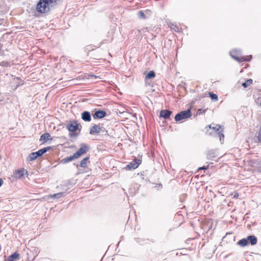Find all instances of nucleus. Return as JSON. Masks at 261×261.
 Wrapping results in <instances>:
<instances>
[{
    "instance_id": "obj_15",
    "label": "nucleus",
    "mask_w": 261,
    "mask_h": 261,
    "mask_svg": "<svg viewBox=\"0 0 261 261\" xmlns=\"http://www.w3.org/2000/svg\"><path fill=\"white\" fill-rule=\"evenodd\" d=\"M77 159V158L76 157V156L74 154H73L71 156H67V157H66L64 159H63L61 161V163H62V164H67L71 161H72V160H74V159Z\"/></svg>"
},
{
    "instance_id": "obj_1",
    "label": "nucleus",
    "mask_w": 261,
    "mask_h": 261,
    "mask_svg": "<svg viewBox=\"0 0 261 261\" xmlns=\"http://www.w3.org/2000/svg\"><path fill=\"white\" fill-rule=\"evenodd\" d=\"M57 4V0H40L36 9L40 13H45L50 11V8Z\"/></svg>"
},
{
    "instance_id": "obj_32",
    "label": "nucleus",
    "mask_w": 261,
    "mask_h": 261,
    "mask_svg": "<svg viewBox=\"0 0 261 261\" xmlns=\"http://www.w3.org/2000/svg\"><path fill=\"white\" fill-rule=\"evenodd\" d=\"M3 182H4L3 180L0 178V187L3 184Z\"/></svg>"
},
{
    "instance_id": "obj_8",
    "label": "nucleus",
    "mask_w": 261,
    "mask_h": 261,
    "mask_svg": "<svg viewBox=\"0 0 261 261\" xmlns=\"http://www.w3.org/2000/svg\"><path fill=\"white\" fill-rule=\"evenodd\" d=\"M89 149V148L87 145L85 144H82L81 145L80 148L74 154L77 159L82 154L86 153L87 151H88Z\"/></svg>"
},
{
    "instance_id": "obj_17",
    "label": "nucleus",
    "mask_w": 261,
    "mask_h": 261,
    "mask_svg": "<svg viewBox=\"0 0 261 261\" xmlns=\"http://www.w3.org/2000/svg\"><path fill=\"white\" fill-rule=\"evenodd\" d=\"M19 256V253L16 252L10 255L7 259H5V261H14L15 259H18Z\"/></svg>"
},
{
    "instance_id": "obj_11",
    "label": "nucleus",
    "mask_w": 261,
    "mask_h": 261,
    "mask_svg": "<svg viewBox=\"0 0 261 261\" xmlns=\"http://www.w3.org/2000/svg\"><path fill=\"white\" fill-rule=\"evenodd\" d=\"M172 111L168 110H163L160 112V116L165 119H169L172 114Z\"/></svg>"
},
{
    "instance_id": "obj_10",
    "label": "nucleus",
    "mask_w": 261,
    "mask_h": 261,
    "mask_svg": "<svg viewBox=\"0 0 261 261\" xmlns=\"http://www.w3.org/2000/svg\"><path fill=\"white\" fill-rule=\"evenodd\" d=\"M25 174H28V172L23 168L16 170L14 173V176L16 178H20Z\"/></svg>"
},
{
    "instance_id": "obj_22",
    "label": "nucleus",
    "mask_w": 261,
    "mask_h": 261,
    "mask_svg": "<svg viewBox=\"0 0 261 261\" xmlns=\"http://www.w3.org/2000/svg\"><path fill=\"white\" fill-rule=\"evenodd\" d=\"M65 193L63 192H60L56 194H54L53 195H50L48 196V198H59L62 196Z\"/></svg>"
},
{
    "instance_id": "obj_20",
    "label": "nucleus",
    "mask_w": 261,
    "mask_h": 261,
    "mask_svg": "<svg viewBox=\"0 0 261 261\" xmlns=\"http://www.w3.org/2000/svg\"><path fill=\"white\" fill-rule=\"evenodd\" d=\"M137 15L139 18L140 19H145L147 18V16L145 15V13L144 12V11L141 10L139 11Z\"/></svg>"
},
{
    "instance_id": "obj_28",
    "label": "nucleus",
    "mask_w": 261,
    "mask_h": 261,
    "mask_svg": "<svg viewBox=\"0 0 261 261\" xmlns=\"http://www.w3.org/2000/svg\"><path fill=\"white\" fill-rule=\"evenodd\" d=\"M212 157L214 158L215 156L212 155V153H211L210 152H208L207 154V159L210 160L212 158Z\"/></svg>"
},
{
    "instance_id": "obj_26",
    "label": "nucleus",
    "mask_w": 261,
    "mask_h": 261,
    "mask_svg": "<svg viewBox=\"0 0 261 261\" xmlns=\"http://www.w3.org/2000/svg\"><path fill=\"white\" fill-rule=\"evenodd\" d=\"M171 29L173 30L176 32H179L181 29L176 25L172 24L171 26Z\"/></svg>"
},
{
    "instance_id": "obj_30",
    "label": "nucleus",
    "mask_w": 261,
    "mask_h": 261,
    "mask_svg": "<svg viewBox=\"0 0 261 261\" xmlns=\"http://www.w3.org/2000/svg\"><path fill=\"white\" fill-rule=\"evenodd\" d=\"M239 196V194L238 192H235L233 195V198H238Z\"/></svg>"
},
{
    "instance_id": "obj_33",
    "label": "nucleus",
    "mask_w": 261,
    "mask_h": 261,
    "mask_svg": "<svg viewBox=\"0 0 261 261\" xmlns=\"http://www.w3.org/2000/svg\"><path fill=\"white\" fill-rule=\"evenodd\" d=\"M91 47H92V46H90V45H88V46H87V47H86V49H90V48H91Z\"/></svg>"
},
{
    "instance_id": "obj_12",
    "label": "nucleus",
    "mask_w": 261,
    "mask_h": 261,
    "mask_svg": "<svg viewBox=\"0 0 261 261\" xmlns=\"http://www.w3.org/2000/svg\"><path fill=\"white\" fill-rule=\"evenodd\" d=\"M102 128V127H101L100 125L95 124L94 126L91 127L90 130V134L94 135L95 134H97L101 131Z\"/></svg>"
},
{
    "instance_id": "obj_4",
    "label": "nucleus",
    "mask_w": 261,
    "mask_h": 261,
    "mask_svg": "<svg viewBox=\"0 0 261 261\" xmlns=\"http://www.w3.org/2000/svg\"><path fill=\"white\" fill-rule=\"evenodd\" d=\"M238 52H239L237 50H233L231 51H230V56L235 60L239 62H242L244 61H249L251 58V56H249L247 57H244L242 58H239L237 56V54H238Z\"/></svg>"
},
{
    "instance_id": "obj_14",
    "label": "nucleus",
    "mask_w": 261,
    "mask_h": 261,
    "mask_svg": "<svg viewBox=\"0 0 261 261\" xmlns=\"http://www.w3.org/2000/svg\"><path fill=\"white\" fill-rule=\"evenodd\" d=\"M247 242H248V244H250L251 245H254L257 243V238L255 236L253 235H250L247 237L246 238Z\"/></svg>"
},
{
    "instance_id": "obj_3",
    "label": "nucleus",
    "mask_w": 261,
    "mask_h": 261,
    "mask_svg": "<svg viewBox=\"0 0 261 261\" xmlns=\"http://www.w3.org/2000/svg\"><path fill=\"white\" fill-rule=\"evenodd\" d=\"M192 116L191 112L190 110L181 111L177 113L175 116V120L179 121L180 120L186 119Z\"/></svg>"
},
{
    "instance_id": "obj_27",
    "label": "nucleus",
    "mask_w": 261,
    "mask_h": 261,
    "mask_svg": "<svg viewBox=\"0 0 261 261\" xmlns=\"http://www.w3.org/2000/svg\"><path fill=\"white\" fill-rule=\"evenodd\" d=\"M145 14V15L148 18L152 14L151 11L150 10L147 9L144 11Z\"/></svg>"
},
{
    "instance_id": "obj_19",
    "label": "nucleus",
    "mask_w": 261,
    "mask_h": 261,
    "mask_svg": "<svg viewBox=\"0 0 261 261\" xmlns=\"http://www.w3.org/2000/svg\"><path fill=\"white\" fill-rule=\"evenodd\" d=\"M238 245L241 247H245L248 244V242H247L246 238H243L240 240H239L238 243Z\"/></svg>"
},
{
    "instance_id": "obj_7",
    "label": "nucleus",
    "mask_w": 261,
    "mask_h": 261,
    "mask_svg": "<svg viewBox=\"0 0 261 261\" xmlns=\"http://www.w3.org/2000/svg\"><path fill=\"white\" fill-rule=\"evenodd\" d=\"M141 163V161L140 160L136 159L127 165L125 169L127 170H134L139 166Z\"/></svg>"
},
{
    "instance_id": "obj_29",
    "label": "nucleus",
    "mask_w": 261,
    "mask_h": 261,
    "mask_svg": "<svg viewBox=\"0 0 261 261\" xmlns=\"http://www.w3.org/2000/svg\"><path fill=\"white\" fill-rule=\"evenodd\" d=\"M205 111H206L205 110H202L201 109H198V111H197V113L199 114L204 113Z\"/></svg>"
},
{
    "instance_id": "obj_2",
    "label": "nucleus",
    "mask_w": 261,
    "mask_h": 261,
    "mask_svg": "<svg viewBox=\"0 0 261 261\" xmlns=\"http://www.w3.org/2000/svg\"><path fill=\"white\" fill-rule=\"evenodd\" d=\"M51 149V146H47L46 147H44L41 149H39L38 151L36 152H32L29 155L28 160L29 161H33L37 159L38 157L41 156L44 153L46 152L47 151Z\"/></svg>"
},
{
    "instance_id": "obj_35",
    "label": "nucleus",
    "mask_w": 261,
    "mask_h": 261,
    "mask_svg": "<svg viewBox=\"0 0 261 261\" xmlns=\"http://www.w3.org/2000/svg\"><path fill=\"white\" fill-rule=\"evenodd\" d=\"M260 106H261V102H260Z\"/></svg>"
},
{
    "instance_id": "obj_34",
    "label": "nucleus",
    "mask_w": 261,
    "mask_h": 261,
    "mask_svg": "<svg viewBox=\"0 0 261 261\" xmlns=\"http://www.w3.org/2000/svg\"><path fill=\"white\" fill-rule=\"evenodd\" d=\"M74 134H70V136L72 137Z\"/></svg>"
},
{
    "instance_id": "obj_24",
    "label": "nucleus",
    "mask_w": 261,
    "mask_h": 261,
    "mask_svg": "<svg viewBox=\"0 0 261 261\" xmlns=\"http://www.w3.org/2000/svg\"><path fill=\"white\" fill-rule=\"evenodd\" d=\"M209 96L212 100H214L215 101H217L218 99V96L216 94L210 92Z\"/></svg>"
},
{
    "instance_id": "obj_9",
    "label": "nucleus",
    "mask_w": 261,
    "mask_h": 261,
    "mask_svg": "<svg viewBox=\"0 0 261 261\" xmlns=\"http://www.w3.org/2000/svg\"><path fill=\"white\" fill-rule=\"evenodd\" d=\"M107 115L105 111L99 110L95 112L93 115L94 119H101Z\"/></svg>"
},
{
    "instance_id": "obj_23",
    "label": "nucleus",
    "mask_w": 261,
    "mask_h": 261,
    "mask_svg": "<svg viewBox=\"0 0 261 261\" xmlns=\"http://www.w3.org/2000/svg\"><path fill=\"white\" fill-rule=\"evenodd\" d=\"M253 80L251 79L247 80L245 82L242 83V86L244 88H247L252 84Z\"/></svg>"
},
{
    "instance_id": "obj_18",
    "label": "nucleus",
    "mask_w": 261,
    "mask_h": 261,
    "mask_svg": "<svg viewBox=\"0 0 261 261\" xmlns=\"http://www.w3.org/2000/svg\"><path fill=\"white\" fill-rule=\"evenodd\" d=\"M90 159L89 157H86L83 159L80 163V165H79L80 167L82 168H86L87 166V164L90 162L89 161Z\"/></svg>"
},
{
    "instance_id": "obj_25",
    "label": "nucleus",
    "mask_w": 261,
    "mask_h": 261,
    "mask_svg": "<svg viewBox=\"0 0 261 261\" xmlns=\"http://www.w3.org/2000/svg\"><path fill=\"white\" fill-rule=\"evenodd\" d=\"M0 66L4 67H8L10 66V64L7 61H2L0 62Z\"/></svg>"
},
{
    "instance_id": "obj_5",
    "label": "nucleus",
    "mask_w": 261,
    "mask_h": 261,
    "mask_svg": "<svg viewBox=\"0 0 261 261\" xmlns=\"http://www.w3.org/2000/svg\"><path fill=\"white\" fill-rule=\"evenodd\" d=\"M79 124L77 121L72 120L67 122L66 124V127L69 132L74 133L79 130Z\"/></svg>"
},
{
    "instance_id": "obj_6",
    "label": "nucleus",
    "mask_w": 261,
    "mask_h": 261,
    "mask_svg": "<svg viewBox=\"0 0 261 261\" xmlns=\"http://www.w3.org/2000/svg\"><path fill=\"white\" fill-rule=\"evenodd\" d=\"M208 127L210 128L213 129L214 130H215L216 133H217L220 141L224 138V135L223 133V129H221V126L218 124L215 125V124H211L208 125Z\"/></svg>"
},
{
    "instance_id": "obj_31",
    "label": "nucleus",
    "mask_w": 261,
    "mask_h": 261,
    "mask_svg": "<svg viewBox=\"0 0 261 261\" xmlns=\"http://www.w3.org/2000/svg\"><path fill=\"white\" fill-rule=\"evenodd\" d=\"M208 166H203V167H200L199 168V170H200V169H203V170H206L208 168Z\"/></svg>"
},
{
    "instance_id": "obj_16",
    "label": "nucleus",
    "mask_w": 261,
    "mask_h": 261,
    "mask_svg": "<svg viewBox=\"0 0 261 261\" xmlns=\"http://www.w3.org/2000/svg\"><path fill=\"white\" fill-rule=\"evenodd\" d=\"M53 140V139L51 137L50 135L48 133H44L43 134H42L41 136L40 139V141H43L44 142H46L48 140Z\"/></svg>"
},
{
    "instance_id": "obj_21",
    "label": "nucleus",
    "mask_w": 261,
    "mask_h": 261,
    "mask_svg": "<svg viewBox=\"0 0 261 261\" xmlns=\"http://www.w3.org/2000/svg\"><path fill=\"white\" fill-rule=\"evenodd\" d=\"M155 76V73L153 71H149L145 76V79H150L154 77Z\"/></svg>"
},
{
    "instance_id": "obj_13",
    "label": "nucleus",
    "mask_w": 261,
    "mask_h": 261,
    "mask_svg": "<svg viewBox=\"0 0 261 261\" xmlns=\"http://www.w3.org/2000/svg\"><path fill=\"white\" fill-rule=\"evenodd\" d=\"M82 119L87 122H89L91 120V117L89 112L84 111L82 113Z\"/></svg>"
}]
</instances>
